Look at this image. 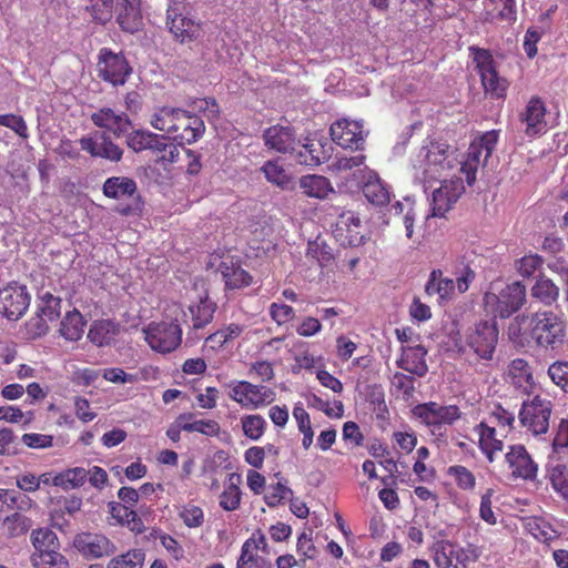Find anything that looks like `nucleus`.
<instances>
[{
    "label": "nucleus",
    "instance_id": "obj_1",
    "mask_svg": "<svg viewBox=\"0 0 568 568\" xmlns=\"http://www.w3.org/2000/svg\"><path fill=\"white\" fill-rule=\"evenodd\" d=\"M508 338L517 345H524L527 337L545 351H557L565 344L567 322L561 314L550 310L515 316L507 329Z\"/></svg>",
    "mask_w": 568,
    "mask_h": 568
},
{
    "label": "nucleus",
    "instance_id": "obj_7",
    "mask_svg": "<svg viewBox=\"0 0 568 568\" xmlns=\"http://www.w3.org/2000/svg\"><path fill=\"white\" fill-rule=\"evenodd\" d=\"M498 342V328L495 320L479 321L466 333V343L481 359L493 358Z\"/></svg>",
    "mask_w": 568,
    "mask_h": 568
},
{
    "label": "nucleus",
    "instance_id": "obj_53",
    "mask_svg": "<svg viewBox=\"0 0 568 568\" xmlns=\"http://www.w3.org/2000/svg\"><path fill=\"white\" fill-rule=\"evenodd\" d=\"M307 256L316 260L321 266H325L334 260L331 248L324 242L317 241L308 243Z\"/></svg>",
    "mask_w": 568,
    "mask_h": 568
},
{
    "label": "nucleus",
    "instance_id": "obj_31",
    "mask_svg": "<svg viewBox=\"0 0 568 568\" xmlns=\"http://www.w3.org/2000/svg\"><path fill=\"white\" fill-rule=\"evenodd\" d=\"M300 187L306 196L315 199H326L328 194L334 193L329 180L323 175H304L300 179Z\"/></svg>",
    "mask_w": 568,
    "mask_h": 568
},
{
    "label": "nucleus",
    "instance_id": "obj_40",
    "mask_svg": "<svg viewBox=\"0 0 568 568\" xmlns=\"http://www.w3.org/2000/svg\"><path fill=\"white\" fill-rule=\"evenodd\" d=\"M88 471L82 467H74L58 474L53 478V485L63 489H73L82 486L88 477Z\"/></svg>",
    "mask_w": 568,
    "mask_h": 568
},
{
    "label": "nucleus",
    "instance_id": "obj_61",
    "mask_svg": "<svg viewBox=\"0 0 568 568\" xmlns=\"http://www.w3.org/2000/svg\"><path fill=\"white\" fill-rule=\"evenodd\" d=\"M566 448H568V419L561 418L552 440V450L558 454Z\"/></svg>",
    "mask_w": 568,
    "mask_h": 568
},
{
    "label": "nucleus",
    "instance_id": "obj_11",
    "mask_svg": "<svg viewBox=\"0 0 568 568\" xmlns=\"http://www.w3.org/2000/svg\"><path fill=\"white\" fill-rule=\"evenodd\" d=\"M470 50L485 92L495 98H501L506 91V81L498 77L493 55L485 49L470 48Z\"/></svg>",
    "mask_w": 568,
    "mask_h": 568
},
{
    "label": "nucleus",
    "instance_id": "obj_36",
    "mask_svg": "<svg viewBox=\"0 0 568 568\" xmlns=\"http://www.w3.org/2000/svg\"><path fill=\"white\" fill-rule=\"evenodd\" d=\"M193 417L192 414H181L178 417V422L180 425V428H182L184 432H197L206 436H217L220 433V425L217 422L213 419L207 420H194V422H184L190 420Z\"/></svg>",
    "mask_w": 568,
    "mask_h": 568
},
{
    "label": "nucleus",
    "instance_id": "obj_16",
    "mask_svg": "<svg viewBox=\"0 0 568 568\" xmlns=\"http://www.w3.org/2000/svg\"><path fill=\"white\" fill-rule=\"evenodd\" d=\"M464 191L465 187L460 179L444 180L442 185L433 192V216L443 217L458 201Z\"/></svg>",
    "mask_w": 568,
    "mask_h": 568
},
{
    "label": "nucleus",
    "instance_id": "obj_15",
    "mask_svg": "<svg viewBox=\"0 0 568 568\" xmlns=\"http://www.w3.org/2000/svg\"><path fill=\"white\" fill-rule=\"evenodd\" d=\"M329 132L332 140L344 149L361 150L364 146L366 134L358 121L338 120L331 125Z\"/></svg>",
    "mask_w": 568,
    "mask_h": 568
},
{
    "label": "nucleus",
    "instance_id": "obj_51",
    "mask_svg": "<svg viewBox=\"0 0 568 568\" xmlns=\"http://www.w3.org/2000/svg\"><path fill=\"white\" fill-rule=\"evenodd\" d=\"M308 405L318 410H322L328 417L341 418L344 414V405L341 400H335L334 407H331L327 400H324L316 395H312L308 398Z\"/></svg>",
    "mask_w": 568,
    "mask_h": 568
},
{
    "label": "nucleus",
    "instance_id": "obj_20",
    "mask_svg": "<svg viewBox=\"0 0 568 568\" xmlns=\"http://www.w3.org/2000/svg\"><path fill=\"white\" fill-rule=\"evenodd\" d=\"M546 105L544 101L538 98H531L525 110L520 113L519 120L525 125V133L528 136H536L547 131Z\"/></svg>",
    "mask_w": 568,
    "mask_h": 568
},
{
    "label": "nucleus",
    "instance_id": "obj_23",
    "mask_svg": "<svg viewBox=\"0 0 568 568\" xmlns=\"http://www.w3.org/2000/svg\"><path fill=\"white\" fill-rule=\"evenodd\" d=\"M140 2L141 0H119L118 22L123 31L134 33L142 29L143 18Z\"/></svg>",
    "mask_w": 568,
    "mask_h": 568
},
{
    "label": "nucleus",
    "instance_id": "obj_55",
    "mask_svg": "<svg viewBox=\"0 0 568 568\" xmlns=\"http://www.w3.org/2000/svg\"><path fill=\"white\" fill-rule=\"evenodd\" d=\"M551 381L568 394V362H556L548 368Z\"/></svg>",
    "mask_w": 568,
    "mask_h": 568
},
{
    "label": "nucleus",
    "instance_id": "obj_28",
    "mask_svg": "<svg viewBox=\"0 0 568 568\" xmlns=\"http://www.w3.org/2000/svg\"><path fill=\"white\" fill-rule=\"evenodd\" d=\"M120 333V326L111 320L95 321L91 325L88 338L94 345L102 347L114 342Z\"/></svg>",
    "mask_w": 568,
    "mask_h": 568
},
{
    "label": "nucleus",
    "instance_id": "obj_59",
    "mask_svg": "<svg viewBox=\"0 0 568 568\" xmlns=\"http://www.w3.org/2000/svg\"><path fill=\"white\" fill-rule=\"evenodd\" d=\"M0 125L7 126L14 131L21 138H28V126L20 115L4 114L0 115Z\"/></svg>",
    "mask_w": 568,
    "mask_h": 568
},
{
    "label": "nucleus",
    "instance_id": "obj_64",
    "mask_svg": "<svg viewBox=\"0 0 568 568\" xmlns=\"http://www.w3.org/2000/svg\"><path fill=\"white\" fill-rule=\"evenodd\" d=\"M548 268L564 278L566 283L565 294L568 302V261L565 256L560 255L552 262L548 263Z\"/></svg>",
    "mask_w": 568,
    "mask_h": 568
},
{
    "label": "nucleus",
    "instance_id": "obj_2",
    "mask_svg": "<svg viewBox=\"0 0 568 568\" xmlns=\"http://www.w3.org/2000/svg\"><path fill=\"white\" fill-rule=\"evenodd\" d=\"M151 125L169 134L170 140L191 144L202 138L204 121L180 108L163 106L151 118Z\"/></svg>",
    "mask_w": 568,
    "mask_h": 568
},
{
    "label": "nucleus",
    "instance_id": "obj_62",
    "mask_svg": "<svg viewBox=\"0 0 568 568\" xmlns=\"http://www.w3.org/2000/svg\"><path fill=\"white\" fill-rule=\"evenodd\" d=\"M271 317L280 325L292 321L295 316V311L292 306L286 304L273 303L270 306Z\"/></svg>",
    "mask_w": 568,
    "mask_h": 568
},
{
    "label": "nucleus",
    "instance_id": "obj_48",
    "mask_svg": "<svg viewBox=\"0 0 568 568\" xmlns=\"http://www.w3.org/2000/svg\"><path fill=\"white\" fill-rule=\"evenodd\" d=\"M241 423L244 435L253 440L260 439L266 427V420L261 415H246Z\"/></svg>",
    "mask_w": 568,
    "mask_h": 568
},
{
    "label": "nucleus",
    "instance_id": "obj_4",
    "mask_svg": "<svg viewBox=\"0 0 568 568\" xmlns=\"http://www.w3.org/2000/svg\"><path fill=\"white\" fill-rule=\"evenodd\" d=\"M527 301L526 286L519 282H513L505 286L498 294L486 293L484 302L494 317L509 318L518 312Z\"/></svg>",
    "mask_w": 568,
    "mask_h": 568
},
{
    "label": "nucleus",
    "instance_id": "obj_58",
    "mask_svg": "<svg viewBox=\"0 0 568 568\" xmlns=\"http://www.w3.org/2000/svg\"><path fill=\"white\" fill-rule=\"evenodd\" d=\"M364 162H365V155L358 154V155H354V156H349V158H347V156L338 158L334 165H335L336 170L342 173H348V172L353 171L354 169H357L356 172L363 173L364 170H366V168H364L363 170L361 169V166L364 165Z\"/></svg>",
    "mask_w": 568,
    "mask_h": 568
},
{
    "label": "nucleus",
    "instance_id": "obj_49",
    "mask_svg": "<svg viewBox=\"0 0 568 568\" xmlns=\"http://www.w3.org/2000/svg\"><path fill=\"white\" fill-rule=\"evenodd\" d=\"M100 149L98 158L119 162L123 156V149L115 144L105 132L100 135Z\"/></svg>",
    "mask_w": 568,
    "mask_h": 568
},
{
    "label": "nucleus",
    "instance_id": "obj_32",
    "mask_svg": "<svg viewBox=\"0 0 568 568\" xmlns=\"http://www.w3.org/2000/svg\"><path fill=\"white\" fill-rule=\"evenodd\" d=\"M225 287L230 290H239L248 286L252 283V276L240 265L222 262L219 266Z\"/></svg>",
    "mask_w": 568,
    "mask_h": 568
},
{
    "label": "nucleus",
    "instance_id": "obj_21",
    "mask_svg": "<svg viewBox=\"0 0 568 568\" xmlns=\"http://www.w3.org/2000/svg\"><path fill=\"white\" fill-rule=\"evenodd\" d=\"M265 146L280 153H293L298 144L293 128L273 125L263 133Z\"/></svg>",
    "mask_w": 568,
    "mask_h": 568
},
{
    "label": "nucleus",
    "instance_id": "obj_30",
    "mask_svg": "<svg viewBox=\"0 0 568 568\" xmlns=\"http://www.w3.org/2000/svg\"><path fill=\"white\" fill-rule=\"evenodd\" d=\"M0 511L14 510V513L29 511L36 506L33 499L27 494L14 490L0 488Z\"/></svg>",
    "mask_w": 568,
    "mask_h": 568
},
{
    "label": "nucleus",
    "instance_id": "obj_47",
    "mask_svg": "<svg viewBox=\"0 0 568 568\" xmlns=\"http://www.w3.org/2000/svg\"><path fill=\"white\" fill-rule=\"evenodd\" d=\"M293 416L297 422L298 430L303 434L302 445L305 449H308L314 436L310 415L301 405H296L293 409Z\"/></svg>",
    "mask_w": 568,
    "mask_h": 568
},
{
    "label": "nucleus",
    "instance_id": "obj_50",
    "mask_svg": "<svg viewBox=\"0 0 568 568\" xmlns=\"http://www.w3.org/2000/svg\"><path fill=\"white\" fill-rule=\"evenodd\" d=\"M87 9L91 12L92 18L105 23L112 17L113 0H88Z\"/></svg>",
    "mask_w": 568,
    "mask_h": 568
},
{
    "label": "nucleus",
    "instance_id": "obj_3",
    "mask_svg": "<svg viewBox=\"0 0 568 568\" xmlns=\"http://www.w3.org/2000/svg\"><path fill=\"white\" fill-rule=\"evenodd\" d=\"M456 161L455 152L447 143L429 141L420 148L413 162L414 179L423 184L426 191V184L438 180L445 171L453 169Z\"/></svg>",
    "mask_w": 568,
    "mask_h": 568
},
{
    "label": "nucleus",
    "instance_id": "obj_33",
    "mask_svg": "<svg viewBox=\"0 0 568 568\" xmlns=\"http://www.w3.org/2000/svg\"><path fill=\"white\" fill-rule=\"evenodd\" d=\"M85 321L78 310L67 312L60 323V334L67 341H79L84 332Z\"/></svg>",
    "mask_w": 568,
    "mask_h": 568
},
{
    "label": "nucleus",
    "instance_id": "obj_57",
    "mask_svg": "<svg viewBox=\"0 0 568 568\" xmlns=\"http://www.w3.org/2000/svg\"><path fill=\"white\" fill-rule=\"evenodd\" d=\"M448 474L455 478L457 486L459 488L471 489L475 487V484H476L475 476L466 467L459 466V465L452 466L448 469Z\"/></svg>",
    "mask_w": 568,
    "mask_h": 568
},
{
    "label": "nucleus",
    "instance_id": "obj_17",
    "mask_svg": "<svg viewBox=\"0 0 568 568\" xmlns=\"http://www.w3.org/2000/svg\"><path fill=\"white\" fill-rule=\"evenodd\" d=\"M73 547L85 558L94 559L110 556L115 551V546L101 534L80 532L73 539Z\"/></svg>",
    "mask_w": 568,
    "mask_h": 568
},
{
    "label": "nucleus",
    "instance_id": "obj_54",
    "mask_svg": "<svg viewBox=\"0 0 568 568\" xmlns=\"http://www.w3.org/2000/svg\"><path fill=\"white\" fill-rule=\"evenodd\" d=\"M293 496V490L283 485L282 483H277L268 488V491L264 496V500L268 507H276L284 499Z\"/></svg>",
    "mask_w": 568,
    "mask_h": 568
},
{
    "label": "nucleus",
    "instance_id": "obj_22",
    "mask_svg": "<svg viewBox=\"0 0 568 568\" xmlns=\"http://www.w3.org/2000/svg\"><path fill=\"white\" fill-rule=\"evenodd\" d=\"M426 355L427 349L423 345L403 347L402 356L397 359L396 364L399 368L423 377L428 372Z\"/></svg>",
    "mask_w": 568,
    "mask_h": 568
},
{
    "label": "nucleus",
    "instance_id": "obj_52",
    "mask_svg": "<svg viewBox=\"0 0 568 568\" xmlns=\"http://www.w3.org/2000/svg\"><path fill=\"white\" fill-rule=\"evenodd\" d=\"M542 263V257L537 254L525 255L516 262V268L523 277H531L541 267Z\"/></svg>",
    "mask_w": 568,
    "mask_h": 568
},
{
    "label": "nucleus",
    "instance_id": "obj_44",
    "mask_svg": "<svg viewBox=\"0 0 568 568\" xmlns=\"http://www.w3.org/2000/svg\"><path fill=\"white\" fill-rule=\"evenodd\" d=\"M145 554L141 549L129 550L126 554L112 558L108 568H142Z\"/></svg>",
    "mask_w": 568,
    "mask_h": 568
},
{
    "label": "nucleus",
    "instance_id": "obj_39",
    "mask_svg": "<svg viewBox=\"0 0 568 568\" xmlns=\"http://www.w3.org/2000/svg\"><path fill=\"white\" fill-rule=\"evenodd\" d=\"M325 159L323 145L320 142L307 141L302 144V149L297 151L295 160L300 164L315 166L323 162Z\"/></svg>",
    "mask_w": 568,
    "mask_h": 568
},
{
    "label": "nucleus",
    "instance_id": "obj_19",
    "mask_svg": "<svg viewBox=\"0 0 568 568\" xmlns=\"http://www.w3.org/2000/svg\"><path fill=\"white\" fill-rule=\"evenodd\" d=\"M92 123L105 131L112 133L115 138L126 134L132 126L130 118L124 113H116L111 108H101L90 115Z\"/></svg>",
    "mask_w": 568,
    "mask_h": 568
},
{
    "label": "nucleus",
    "instance_id": "obj_35",
    "mask_svg": "<svg viewBox=\"0 0 568 568\" xmlns=\"http://www.w3.org/2000/svg\"><path fill=\"white\" fill-rule=\"evenodd\" d=\"M30 538L32 546L34 547V552L32 555H42L49 551L59 550L60 548V541L55 532L49 528L33 529Z\"/></svg>",
    "mask_w": 568,
    "mask_h": 568
},
{
    "label": "nucleus",
    "instance_id": "obj_6",
    "mask_svg": "<svg viewBox=\"0 0 568 568\" xmlns=\"http://www.w3.org/2000/svg\"><path fill=\"white\" fill-rule=\"evenodd\" d=\"M97 71L99 78L113 87L123 85L132 73V67L122 52L101 48L98 54Z\"/></svg>",
    "mask_w": 568,
    "mask_h": 568
},
{
    "label": "nucleus",
    "instance_id": "obj_13",
    "mask_svg": "<svg viewBox=\"0 0 568 568\" xmlns=\"http://www.w3.org/2000/svg\"><path fill=\"white\" fill-rule=\"evenodd\" d=\"M30 305L27 287L11 283L0 288V314L10 321L19 320Z\"/></svg>",
    "mask_w": 568,
    "mask_h": 568
},
{
    "label": "nucleus",
    "instance_id": "obj_63",
    "mask_svg": "<svg viewBox=\"0 0 568 568\" xmlns=\"http://www.w3.org/2000/svg\"><path fill=\"white\" fill-rule=\"evenodd\" d=\"M40 479L34 474L24 473L16 477V485L24 494L34 493L40 488Z\"/></svg>",
    "mask_w": 568,
    "mask_h": 568
},
{
    "label": "nucleus",
    "instance_id": "obj_18",
    "mask_svg": "<svg viewBox=\"0 0 568 568\" xmlns=\"http://www.w3.org/2000/svg\"><path fill=\"white\" fill-rule=\"evenodd\" d=\"M506 463L514 478L532 480L537 476L538 465L523 445H513L506 454Z\"/></svg>",
    "mask_w": 568,
    "mask_h": 568
},
{
    "label": "nucleus",
    "instance_id": "obj_46",
    "mask_svg": "<svg viewBox=\"0 0 568 568\" xmlns=\"http://www.w3.org/2000/svg\"><path fill=\"white\" fill-rule=\"evenodd\" d=\"M126 145L135 153L149 151L152 142L156 139V133L143 130H134L130 133L126 132Z\"/></svg>",
    "mask_w": 568,
    "mask_h": 568
},
{
    "label": "nucleus",
    "instance_id": "obj_27",
    "mask_svg": "<svg viewBox=\"0 0 568 568\" xmlns=\"http://www.w3.org/2000/svg\"><path fill=\"white\" fill-rule=\"evenodd\" d=\"M149 151L155 156V162L161 164L163 169L176 162L180 154L178 145L164 134H156V139L153 140Z\"/></svg>",
    "mask_w": 568,
    "mask_h": 568
},
{
    "label": "nucleus",
    "instance_id": "obj_14",
    "mask_svg": "<svg viewBox=\"0 0 568 568\" xmlns=\"http://www.w3.org/2000/svg\"><path fill=\"white\" fill-rule=\"evenodd\" d=\"M413 413L424 424L434 428L452 425L460 418V410L456 405L443 406L435 402L418 404Z\"/></svg>",
    "mask_w": 568,
    "mask_h": 568
},
{
    "label": "nucleus",
    "instance_id": "obj_26",
    "mask_svg": "<svg viewBox=\"0 0 568 568\" xmlns=\"http://www.w3.org/2000/svg\"><path fill=\"white\" fill-rule=\"evenodd\" d=\"M363 194L366 200L376 206L387 205L390 201V193L379 176L374 172H367L366 181L363 185Z\"/></svg>",
    "mask_w": 568,
    "mask_h": 568
},
{
    "label": "nucleus",
    "instance_id": "obj_42",
    "mask_svg": "<svg viewBox=\"0 0 568 568\" xmlns=\"http://www.w3.org/2000/svg\"><path fill=\"white\" fill-rule=\"evenodd\" d=\"M548 476L554 489L568 501V469L564 464L548 465Z\"/></svg>",
    "mask_w": 568,
    "mask_h": 568
},
{
    "label": "nucleus",
    "instance_id": "obj_38",
    "mask_svg": "<svg viewBox=\"0 0 568 568\" xmlns=\"http://www.w3.org/2000/svg\"><path fill=\"white\" fill-rule=\"evenodd\" d=\"M262 171L266 180L283 190H291L294 187L293 179L285 172L284 168L277 161H267Z\"/></svg>",
    "mask_w": 568,
    "mask_h": 568
},
{
    "label": "nucleus",
    "instance_id": "obj_8",
    "mask_svg": "<svg viewBox=\"0 0 568 568\" xmlns=\"http://www.w3.org/2000/svg\"><path fill=\"white\" fill-rule=\"evenodd\" d=\"M552 412L551 400L536 395L530 402H524L519 412V420L534 435L546 434Z\"/></svg>",
    "mask_w": 568,
    "mask_h": 568
},
{
    "label": "nucleus",
    "instance_id": "obj_25",
    "mask_svg": "<svg viewBox=\"0 0 568 568\" xmlns=\"http://www.w3.org/2000/svg\"><path fill=\"white\" fill-rule=\"evenodd\" d=\"M189 311L192 321V333L194 334V338H200L196 333L199 329L205 327L212 322L216 311V304L207 295H205L204 297L200 298L199 304L191 305Z\"/></svg>",
    "mask_w": 568,
    "mask_h": 568
},
{
    "label": "nucleus",
    "instance_id": "obj_9",
    "mask_svg": "<svg viewBox=\"0 0 568 568\" xmlns=\"http://www.w3.org/2000/svg\"><path fill=\"white\" fill-rule=\"evenodd\" d=\"M166 26L173 38L180 43H187L200 36V24L186 13L184 3L173 1L166 10Z\"/></svg>",
    "mask_w": 568,
    "mask_h": 568
},
{
    "label": "nucleus",
    "instance_id": "obj_34",
    "mask_svg": "<svg viewBox=\"0 0 568 568\" xmlns=\"http://www.w3.org/2000/svg\"><path fill=\"white\" fill-rule=\"evenodd\" d=\"M479 433V446L490 463L494 462V455L503 449V440L496 438V429L481 422L477 426Z\"/></svg>",
    "mask_w": 568,
    "mask_h": 568
},
{
    "label": "nucleus",
    "instance_id": "obj_45",
    "mask_svg": "<svg viewBox=\"0 0 568 568\" xmlns=\"http://www.w3.org/2000/svg\"><path fill=\"white\" fill-rule=\"evenodd\" d=\"M32 526L30 518L21 513H13L3 518V527L7 529L9 537H18L24 535Z\"/></svg>",
    "mask_w": 568,
    "mask_h": 568
},
{
    "label": "nucleus",
    "instance_id": "obj_43",
    "mask_svg": "<svg viewBox=\"0 0 568 568\" xmlns=\"http://www.w3.org/2000/svg\"><path fill=\"white\" fill-rule=\"evenodd\" d=\"M30 561L34 568H70L68 559L59 550L31 555Z\"/></svg>",
    "mask_w": 568,
    "mask_h": 568
},
{
    "label": "nucleus",
    "instance_id": "obj_37",
    "mask_svg": "<svg viewBox=\"0 0 568 568\" xmlns=\"http://www.w3.org/2000/svg\"><path fill=\"white\" fill-rule=\"evenodd\" d=\"M38 315L44 316L50 322L57 321L61 312V298L49 291H40L38 294Z\"/></svg>",
    "mask_w": 568,
    "mask_h": 568
},
{
    "label": "nucleus",
    "instance_id": "obj_10",
    "mask_svg": "<svg viewBox=\"0 0 568 568\" xmlns=\"http://www.w3.org/2000/svg\"><path fill=\"white\" fill-rule=\"evenodd\" d=\"M144 333L150 347L163 354L174 351L182 341V329L176 322L151 323Z\"/></svg>",
    "mask_w": 568,
    "mask_h": 568
},
{
    "label": "nucleus",
    "instance_id": "obj_5",
    "mask_svg": "<svg viewBox=\"0 0 568 568\" xmlns=\"http://www.w3.org/2000/svg\"><path fill=\"white\" fill-rule=\"evenodd\" d=\"M433 560L437 568H467L469 562L476 561L479 549L469 544L459 547L449 540H438L432 547Z\"/></svg>",
    "mask_w": 568,
    "mask_h": 568
},
{
    "label": "nucleus",
    "instance_id": "obj_12",
    "mask_svg": "<svg viewBox=\"0 0 568 568\" xmlns=\"http://www.w3.org/2000/svg\"><path fill=\"white\" fill-rule=\"evenodd\" d=\"M230 388V397L246 408L261 407L272 403L275 398V393L271 388L246 381L232 383Z\"/></svg>",
    "mask_w": 568,
    "mask_h": 568
},
{
    "label": "nucleus",
    "instance_id": "obj_29",
    "mask_svg": "<svg viewBox=\"0 0 568 568\" xmlns=\"http://www.w3.org/2000/svg\"><path fill=\"white\" fill-rule=\"evenodd\" d=\"M530 292L531 296L546 307L555 304L560 295L559 286L545 274H539L537 276Z\"/></svg>",
    "mask_w": 568,
    "mask_h": 568
},
{
    "label": "nucleus",
    "instance_id": "obj_24",
    "mask_svg": "<svg viewBox=\"0 0 568 568\" xmlns=\"http://www.w3.org/2000/svg\"><path fill=\"white\" fill-rule=\"evenodd\" d=\"M102 192L109 199L122 200L133 197L138 193V185L131 178L111 176L104 181Z\"/></svg>",
    "mask_w": 568,
    "mask_h": 568
},
{
    "label": "nucleus",
    "instance_id": "obj_56",
    "mask_svg": "<svg viewBox=\"0 0 568 568\" xmlns=\"http://www.w3.org/2000/svg\"><path fill=\"white\" fill-rule=\"evenodd\" d=\"M241 504V490L231 483L229 487L220 495V506L227 511L235 510Z\"/></svg>",
    "mask_w": 568,
    "mask_h": 568
},
{
    "label": "nucleus",
    "instance_id": "obj_60",
    "mask_svg": "<svg viewBox=\"0 0 568 568\" xmlns=\"http://www.w3.org/2000/svg\"><path fill=\"white\" fill-rule=\"evenodd\" d=\"M183 523L190 527H200L203 524V511L200 507L194 505H187L180 513Z\"/></svg>",
    "mask_w": 568,
    "mask_h": 568
},
{
    "label": "nucleus",
    "instance_id": "obj_41",
    "mask_svg": "<svg viewBox=\"0 0 568 568\" xmlns=\"http://www.w3.org/2000/svg\"><path fill=\"white\" fill-rule=\"evenodd\" d=\"M483 152L480 145L473 142L468 148L466 159L460 163V171L466 175L468 185H471L476 181V173L481 163L480 158Z\"/></svg>",
    "mask_w": 568,
    "mask_h": 568
}]
</instances>
